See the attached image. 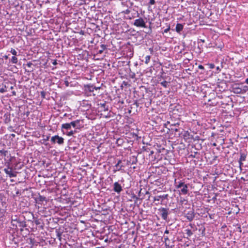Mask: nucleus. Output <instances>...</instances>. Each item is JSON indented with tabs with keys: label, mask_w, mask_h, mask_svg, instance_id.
Returning a JSON list of instances; mask_svg holds the SVG:
<instances>
[{
	"label": "nucleus",
	"mask_w": 248,
	"mask_h": 248,
	"mask_svg": "<svg viewBox=\"0 0 248 248\" xmlns=\"http://www.w3.org/2000/svg\"><path fill=\"white\" fill-rule=\"evenodd\" d=\"M175 186L176 188H181L184 185H185V183L182 181H177L176 179L174 181Z\"/></svg>",
	"instance_id": "10"
},
{
	"label": "nucleus",
	"mask_w": 248,
	"mask_h": 248,
	"mask_svg": "<svg viewBox=\"0 0 248 248\" xmlns=\"http://www.w3.org/2000/svg\"><path fill=\"white\" fill-rule=\"evenodd\" d=\"M100 87H96L95 86V88H94V90H99L100 89Z\"/></svg>",
	"instance_id": "45"
},
{
	"label": "nucleus",
	"mask_w": 248,
	"mask_h": 248,
	"mask_svg": "<svg viewBox=\"0 0 248 248\" xmlns=\"http://www.w3.org/2000/svg\"><path fill=\"white\" fill-rule=\"evenodd\" d=\"M5 173L9 176L10 177H15L17 175V172L13 171L12 167H10L9 165L3 169Z\"/></svg>",
	"instance_id": "1"
},
{
	"label": "nucleus",
	"mask_w": 248,
	"mask_h": 248,
	"mask_svg": "<svg viewBox=\"0 0 248 248\" xmlns=\"http://www.w3.org/2000/svg\"><path fill=\"white\" fill-rule=\"evenodd\" d=\"M16 221L18 222V220L16 216L15 217H12V223H13V222Z\"/></svg>",
	"instance_id": "27"
},
{
	"label": "nucleus",
	"mask_w": 248,
	"mask_h": 248,
	"mask_svg": "<svg viewBox=\"0 0 248 248\" xmlns=\"http://www.w3.org/2000/svg\"><path fill=\"white\" fill-rule=\"evenodd\" d=\"M35 224H36V225H38V224H40V222H39V220H36V221H35Z\"/></svg>",
	"instance_id": "42"
},
{
	"label": "nucleus",
	"mask_w": 248,
	"mask_h": 248,
	"mask_svg": "<svg viewBox=\"0 0 248 248\" xmlns=\"http://www.w3.org/2000/svg\"><path fill=\"white\" fill-rule=\"evenodd\" d=\"M101 107L104 109V111H108V107H106V105L105 103H100Z\"/></svg>",
	"instance_id": "20"
},
{
	"label": "nucleus",
	"mask_w": 248,
	"mask_h": 248,
	"mask_svg": "<svg viewBox=\"0 0 248 248\" xmlns=\"http://www.w3.org/2000/svg\"><path fill=\"white\" fill-rule=\"evenodd\" d=\"M101 47L102 49L99 50V53L100 54H101L103 52L104 50L106 49V46L104 45H102Z\"/></svg>",
	"instance_id": "25"
},
{
	"label": "nucleus",
	"mask_w": 248,
	"mask_h": 248,
	"mask_svg": "<svg viewBox=\"0 0 248 248\" xmlns=\"http://www.w3.org/2000/svg\"><path fill=\"white\" fill-rule=\"evenodd\" d=\"M160 196H157L154 197V200L155 201H159L160 199Z\"/></svg>",
	"instance_id": "33"
},
{
	"label": "nucleus",
	"mask_w": 248,
	"mask_h": 248,
	"mask_svg": "<svg viewBox=\"0 0 248 248\" xmlns=\"http://www.w3.org/2000/svg\"><path fill=\"white\" fill-rule=\"evenodd\" d=\"M198 68L200 69H204V67L202 65H199Z\"/></svg>",
	"instance_id": "40"
},
{
	"label": "nucleus",
	"mask_w": 248,
	"mask_h": 248,
	"mask_svg": "<svg viewBox=\"0 0 248 248\" xmlns=\"http://www.w3.org/2000/svg\"><path fill=\"white\" fill-rule=\"evenodd\" d=\"M243 164L242 162H239V167H240V169H241V170H242V166H243Z\"/></svg>",
	"instance_id": "38"
},
{
	"label": "nucleus",
	"mask_w": 248,
	"mask_h": 248,
	"mask_svg": "<svg viewBox=\"0 0 248 248\" xmlns=\"http://www.w3.org/2000/svg\"><path fill=\"white\" fill-rule=\"evenodd\" d=\"M56 236L57 237V238L59 239V240L60 241H61V239H62V232H57V234H56Z\"/></svg>",
	"instance_id": "23"
},
{
	"label": "nucleus",
	"mask_w": 248,
	"mask_h": 248,
	"mask_svg": "<svg viewBox=\"0 0 248 248\" xmlns=\"http://www.w3.org/2000/svg\"><path fill=\"white\" fill-rule=\"evenodd\" d=\"M71 123H65L63 124L62 125V129H65L66 130L70 129L71 128Z\"/></svg>",
	"instance_id": "13"
},
{
	"label": "nucleus",
	"mask_w": 248,
	"mask_h": 248,
	"mask_svg": "<svg viewBox=\"0 0 248 248\" xmlns=\"http://www.w3.org/2000/svg\"><path fill=\"white\" fill-rule=\"evenodd\" d=\"M11 62L13 64H16L18 62L17 58L15 56H13L11 59Z\"/></svg>",
	"instance_id": "18"
},
{
	"label": "nucleus",
	"mask_w": 248,
	"mask_h": 248,
	"mask_svg": "<svg viewBox=\"0 0 248 248\" xmlns=\"http://www.w3.org/2000/svg\"><path fill=\"white\" fill-rule=\"evenodd\" d=\"M45 95H46V93L44 92L43 91V92H41V95L42 97H43V98H45Z\"/></svg>",
	"instance_id": "37"
},
{
	"label": "nucleus",
	"mask_w": 248,
	"mask_h": 248,
	"mask_svg": "<svg viewBox=\"0 0 248 248\" xmlns=\"http://www.w3.org/2000/svg\"><path fill=\"white\" fill-rule=\"evenodd\" d=\"M169 233V230H166V231H165L164 233H165V234H168Z\"/></svg>",
	"instance_id": "44"
},
{
	"label": "nucleus",
	"mask_w": 248,
	"mask_h": 248,
	"mask_svg": "<svg viewBox=\"0 0 248 248\" xmlns=\"http://www.w3.org/2000/svg\"><path fill=\"white\" fill-rule=\"evenodd\" d=\"M149 3L151 5H153L155 3V0H150Z\"/></svg>",
	"instance_id": "36"
},
{
	"label": "nucleus",
	"mask_w": 248,
	"mask_h": 248,
	"mask_svg": "<svg viewBox=\"0 0 248 248\" xmlns=\"http://www.w3.org/2000/svg\"><path fill=\"white\" fill-rule=\"evenodd\" d=\"M233 92L235 93H243V90L239 87H234L233 88Z\"/></svg>",
	"instance_id": "14"
},
{
	"label": "nucleus",
	"mask_w": 248,
	"mask_h": 248,
	"mask_svg": "<svg viewBox=\"0 0 248 248\" xmlns=\"http://www.w3.org/2000/svg\"><path fill=\"white\" fill-rule=\"evenodd\" d=\"M10 52L14 55L15 56H16L17 55V52L14 49V48H11V50H10Z\"/></svg>",
	"instance_id": "26"
},
{
	"label": "nucleus",
	"mask_w": 248,
	"mask_h": 248,
	"mask_svg": "<svg viewBox=\"0 0 248 248\" xmlns=\"http://www.w3.org/2000/svg\"><path fill=\"white\" fill-rule=\"evenodd\" d=\"M113 190L115 192L120 193L122 191V187L118 182H115L114 184Z\"/></svg>",
	"instance_id": "7"
},
{
	"label": "nucleus",
	"mask_w": 248,
	"mask_h": 248,
	"mask_svg": "<svg viewBox=\"0 0 248 248\" xmlns=\"http://www.w3.org/2000/svg\"><path fill=\"white\" fill-rule=\"evenodd\" d=\"M12 94L13 95H16V92L15 91H13L12 92Z\"/></svg>",
	"instance_id": "46"
},
{
	"label": "nucleus",
	"mask_w": 248,
	"mask_h": 248,
	"mask_svg": "<svg viewBox=\"0 0 248 248\" xmlns=\"http://www.w3.org/2000/svg\"><path fill=\"white\" fill-rule=\"evenodd\" d=\"M170 30V27L169 26L168 28H167V29H166L164 31V32L165 33H167Z\"/></svg>",
	"instance_id": "35"
},
{
	"label": "nucleus",
	"mask_w": 248,
	"mask_h": 248,
	"mask_svg": "<svg viewBox=\"0 0 248 248\" xmlns=\"http://www.w3.org/2000/svg\"><path fill=\"white\" fill-rule=\"evenodd\" d=\"M186 233L188 236H190L192 234V232L190 230H186Z\"/></svg>",
	"instance_id": "32"
},
{
	"label": "nucleus",
	"mask_w": 248,
	"mask_h": 248,
	"mask_svg": "<svg viewBox=\"0 0 248 248\" xmlns=\"http://www.w3.org/2000/svg\"><path fill=\"white\" fill-rule=\"evenodd\" d=\"M185 217L191 221L194 218L195 214L193 211H189L186 214Z\"/></svg>",
	"instance_id": "6"
},
{
	"label": "nucleus",
	"mask_w": 248,
	"mask_h": 248,
	"mask_svg": "<svg viewBox=\"0 0 248 248\" xmlns=\"http://www.w3.org/2000/svg\"><path fill=\"white\" fill-rule=\"evenodd\" d=\"M184 25L180 23L176 24L175 31L177 32L180 33L183 29Z\"/></svg>",
	"instance_id": "12"
},
{
	"label": "nucleus",
	"mask_w": 248,
	"mask_h": 248,
	"mask_svg": "<svg viewBox=\"0 0 248 248\" xmlns=\"http://www.w3.org/2000/svg\"><path fill=\"white\" fill-rule=\"evenodd\" d=\"M32 65H33V64H32V62H28V63H27L26 66H27L28 68H30L29 70H28V72H31V71H33V69H32V68H31V66H32Z\"/></svg>",
	"instance_id": "19"
},
{
	"label": "nucleus",
	"mask_w": 248,
	"mask_h": 248,
	"mask_svg": "<svg viewBox=\"0 0 248 248\" xmlns=\"http://www.w3.org/2000/svg\"><path fill=\"white\" fill-rule=\"evenodd\" d=\"M130 13V11L129 10H126L125 12V13L126 14H128Z\"/></svg>",
	"instance_id": "43"
},
{
	"label": "nucleus",
	"mask_w": 248,
	"mask_h": 248,
	"mask_svg": "<svg viewBox=\"0 0 248 248\" xmlns=\"http://www.w3.org/2000/svg\"><path fill=\"white\" fill-rule=\"evenodd\" d=\"M160 213V216L161 217L165 220H167L168 215L169 214V209L161 207L158 209Z\"/></svg>",
	"instance_id": "3"
},
{
	"label": "nucleus",
	"mask_w": 248,
	"mask_h": 248,
	"mask_svg": "<svg viewBox=\"0 0 248 248\" xmlns=\"http://www.w3.org/2000/svg\"><path fill=\"white\" fill-rule=\"evenodd\" d=\"M132 159V164H135L137 161V158H135L134 156H133L132 157L130 158V160H131Z\"/></svg>",
	"instance_id": "29"
},
{
	"label": "nucleus",
	"mask_w": 248,
	"mask_h": 248,
	"mask_svg": "<svg viewBox=\"0 0 248 248\" xmlns=\"http://www.w3.org/2000/svg\"><path fill=\"white\" fill-rule=\"evenodd\" d=\"M0 153L1 155H4V156L8 157V155H10V154L9 153L8 151L4 150H0Z\"/></svg>",
	"instance_id": "16"
},
{
	"label": "nucleus",
	"mask_w": 248,
	"mask_h": 248,
	"mask_svg": "<svg viewBox=\"0 0 248 248\" xmlns=\"http://www.w3.org/2000/svg\"><path fill=\"white\" fill-rule=\"evenodd\" d=\"M124 143L123 139L119 138L117 140L116 143L118 146H121Z\"/></svg>",
	"instance_id": "17"
},
{
	"label": "nucleus",
	"mask_w": 248,
	"mask_h": 248,
	"mask_svg": "<svg viewBox=\"0 0 248 248\" xmlns=\"http://www.w3.org/2000/svg\"><path fill=\"white\" fill-rule=\"evenodd\" d=\"M6 88V86L5 85L4 88H1V89H0V93H4L7 92Z\"/></svg>",
	"instance_id": "28"
},
{
	"label": "nucleus",
	"mask_w": 248,
	"mask_h": 248,
	"mask_svg": "<svg viewBox=\"0 0 248 248\" xmlns=\"http://www.w3.org/2000/svg\"><path fill=\"white\" fill-rule=\"evenodd\" d=\"M76 130H75V131H69V132H67V133H66V135H67L68 136H73V135H74V134L75 133H76Z\"/></svg>",
	"instance_id": "24"
},
{
	"label": "nucleus",
	"mask_w": 248,
	"mask_h": 248,
	"mask_svg": "<svg viewBox=\"0 0 248 248\" xmlns=\"http://www.w3.org/2000/svg\"><path fill=\"white\" fill-rule=\"evenodd\" d=\"M245 82L248 84V78L246 79Z\"/></svg>",
	"instance_id": "47"
},
{
	"label": "nucleus",
	"mask_w": 248,
	"mask_h": 248,
	"mask_svg": "<svg viewBox=\"0 0 248 248\" xmlns=\"http://www.w3.org/2000/svg\"><path fill=\"white\" fill-rule=\"evenodd\" d=\"M95 86H91L89 87V90L90 92H92L94 90Z\"/></svg>",
	"instance_id": "31"
},
{
	"label": "nucleus",
	"mask_w": 248,
	"mask_h": 248,
	"mask_svg": "<svg viewBox=\"0 0 248 248\" xmlns=\"http://www.w3.org/2000/svg\"><path fill=\"white\" fill-rule=\"evenodd\" d=\"M145 63L146 64H148L149 62L150 61L151 56H149V55L146 56L145 57Z\"/></svg>",
	"instance_id": "21"
},
{
	"label": "nucleus",
	"mask_w": 248,
	"mask_h": 248,
	"mask_svg": "<svg viewBox=\"0 0 248 248\" xmlns=\"http://www.w3.org/2000/svg\"><path fill=\"white\" fill-rule=\"evenodd\" d=\"M69 83L68 81H65V85H66L67 87H68V86H69Z\"/></svg>",
	"instance_id": "41"
},
{
	"label": "nucleus",
	"mask_w": 248,
	"mask_h": 248,
	"mask_svg": "<svg viewBox=\"0 0 248 248\" xmlns=\"http://www.w3.org/2000/svg\"><path fill=\"white\" fill-rule=\"evenodd\" d=\"M13 88H14V87H13V86H11V87H10V89H11V90H12V89H13Z\"/></svg>",
	"instance_id": "49"
},
{
	"label": "nucleus",
	"mask_w": 248,
	"mask_h": 248,
	"mask_svg": "<svg viewBox=\"0 0 248 248\" xmlns=\"http://www.w3.org/2000/svg\"><path fill=\"white\" fill-rule=\"evenodd\" d=\"M188 186L187 184H185L181 188L180 192L183 195H186L188 193Z\"/></svg>",
	"instance_id": "9"
},
{
	"label": "nucleus",
	"mask_w": 248,
	"mask_h": 248,
	"mask_svg": "<svg viewBox=\"0 0 248 248\" xmlns=\"http://www.w3.org/2000/svg\"><path fill=\"white\" fill-rule=\"evenodd\" d=\"M164 239H165V245L166 246H169V245L168 244V241H169V238L166 236H164Z\"/></svg>",
	"instance_id": "30"
},
{
	"label": "nucleus",
	"mask_w": 248,
	"mask_h": 248,
	"mask_svg": "<svg viewBox=\"0 0 248 248\" xmlns=\"http://www.w3.org/2000/svg\"><path fill=\"white\" fill-rule=\"evenodd\" d=\"M52 63L53 65H56L57 64V60H53Z\"/></svg>",
	"instance_id": "39"
},
{
	"label": "nucleus",
	"mask_w": 248,
	"mask_h": 248,
	"mask_svg": "<svg viewBox=\"0 0 248 248\" xmlns=\"http://www.w3.org/2000/svg\"><path fill=\"white\" fill-rule=\"evenodd\" d=\"M133 25L138 27L146 28L145 22L143 18L140 17L134 21Z\"/></svg>",
	"instance_id": "2"
},
{
	"label": "nucleus",
	"mask_w": 248,
	"mask_h": 248,
	"mask_svg": "<svg viewBox=\"0 0 248 248\" xmlns=\"http://www.w3.org/2000/svg\"><path fill=\"white\" fill-rule=\"evenodd\" d=\"M51 141L53 143L57 142L60 145H62L64 143V139L63 138L59 137L58 135L53 136L51 138Z\"/></svg>",
	"instance_id": "4"
},
{
	"label": "nucleus",
	"mask_w": 248,
	"mask_h": 248,
	"mask_svg": "<svg viewBox=\"0 0 248 248\" xmlns=\"http://www.w3.org/2000/svg\"><path fill=\"white\" fill-rule=\"evenodd\" d=\"M160 199H162V200H164L167 198L168 195H160Z\"/></svg>",
	"instance_id": "34"
},
{
	"label": "nucleus",
	"mask_w": 248,
	"mask_h": 248,
	"mask_svg": "<svg viewBox=\"0 0 248 248\" xmlns=\"http://www.w3.org/2000/svg\"><path fill=\"white\" fill-rule=\"evenodd\" d=\"M122 161L119 160L117 163L115 165V170H113L114 172H116L117 171H119L122 170V168L124 166L123 165H121Z\"/></svg>",
	"instance_id": "8"
},
{
	"label": "nucleus",
	"mask_w": 248,
	"mask_h": 248,
	"mask_svg": "<svg viewBox=\"0 0 248 248\" xmlns=\"http://www.w3.org/2000/svg\"><path fill=\"white\" fill-rule=\"evenodd\" d=\"M82 121H81L80 120H77L74 121H72L70 122L71 125L73 127L77 129H80L81 128L83 127V124H80V122Z\"/></svg>",
	"instance_id": "5"
},
{
	"label": "nucleus",
	"mask_w": 248,
	"mask_h": 248,
	"mask_svg": "<svg viewBox=\"0 0 248 248\" xmlns=\"http://www.w3.org/2000/svg\"><path fill=\"white\" fill-rule=\"evenodd\" d=\"M160 84H161L162 86H163V87H165V88H167V86H168V82H167V81L164 80V81H163L161 82L160 83Z\"/></svg>",
	"instance_id": "22"
},
{
	"label": "nucleus",
	"mask_w": 248,
	"mask_h": 248,
	"mask_svg": "<svg viewBox=\"0 0 248 248\" xmlns=\"http://www.w3.org/2000/svg\"><path fill=\"white\" fill-rule=\"evenodd\" d=\"M247 154L244 153H241L240 157L239 159V162H243L246 160Z\"/></svg>",
	"instance_id": "15"
},
{
	"label": "nucleus",
	"mask_w": 248,
	"mask_h": 248,
	"mask_svg": "<svg viewBox=\"0 0 248 248\" xmlns=\"http://www.w3.org/2000/svg\"><path fill=\"white\" fill-rule=\"evenodd\" d=\"M4 58L5 59H7L8 58V56H7V55H5V56H4Z\"/></svg>",
	"instance_id": "48"
},
{
	"label": "nucleus",
	"mask_w": 248,
	"mask_h": 248,
	"mask_svg": "<svg viewBox=\"0 0 248 248\" xmlns=\"http://www.w3.org/2000/svg\"><path fill=\"white\" fill-rule=\"evenodd\" d=\"M35 200L36 202L40 203H42L44 201H46V198L40 195H39V196L36 198Z\"/></svg>",
	"instance_id": "11"
}]
</instances>
